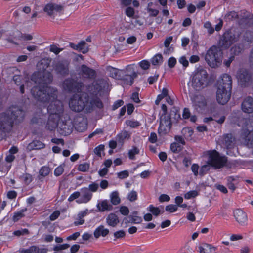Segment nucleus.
<instances>
[{
    "instance_id": "nucleus-60",
    "label": "nucleus",
    "mask_w": 253,
    "mask_h": 253,
    "mask_svg": "<svg viewBox=\"0 0 253 253\" xmlns=\"http://www.w3.org/2000/svg\"><path fill=\"white\" fill-rule=\"evenodd\" d=\"M99 188V185L97 183L95 182H92L88 186V190L89 191L91 192H96Z\"/></svg>"
},
{
    "instance_id": "nucleus-24",
    "label": "nucleus",
    "mask_w": 253,
    "mask_h": 253,
    "mask_svg": "<svg viewBox=\"0 0 253 253\" xmlns=\"http://www.w3.org/2000/svg\"><path fill=\"white\" fill-rule=\"evenodd\" d=\"M55 71L62 76H66L69 74V63L67 61L58 62L55 67Z\"/></svg>"
},
{
    "instance_id": "nucleus-2",
    "label": "nucleus",
    "mask_w": 253,
    "mask_h": 253,
    "mask_svg": "<svg viewBox=\"0 0 253 253\" xmlns=\"http://www.w3.org/2000/svg\"><path fill=\"white\" fill-rule=\"evenodd\" d=\"M31 93L38 101L47 102L49 100H54L57 98L58 90L55 88L37 84L31 89Z\"/></svg>"
},
{
    "instance_id": "nucleus-53",
    "label": "nucleus",
    "mask_w": 253,
    "mask_h": 253,
    "mask_svg": "<svg viewBox=\"0 0 253 253\" xmlns=\"http://www.w3.org/2000/svg\"><path fill=\"white\" fill-rule=\"evenodd\" d=\"M23 180L26 185L29 184L32 181L33 178L31 174L25 173L22 175Z\"/></svg>"
},
{
    "instance_id": "nucleus-1",
    "label": "nucleus",
    "mask_w": 253,
    "mask_h": 253,
    "mask_svg": "<svg viewBox=\"0 0 253 253\" xmlns=\"http://www.w3.org/2000/svg\"><path fill=\"white\" fill-rule=\"evenodd\" d=\"M232 80L231 77L227 74H223L219 81L216 91L217 102L222 105L226 104L231 97Z\"/></svg>"
},
{
    "instance_id": "nucleus-25",
    "label": "nucleus",
    "mask_w": 253,
    "mask_h": 253,
    "mask_svg": "<svg viewBox=\"0 0 253 253\" xmlns=\"http://www.w3.org/2000/svg\"><path fill=\"white\" fill-rule=\"evenodd\" d=\"M242 110L247 113L253 112V99L251 97L246 98L241 104Z\"/></svg>"
},
{
    "instance_id": "nucleus-45",
    "label": "nucleus",
    "mask_w": 253,
    "mask_h": 253,
    "mask_svg": "<svg viewBox=\"0 0 253 253\" xmlns=\"http://www.w3.org/2000/svg\"><path fill=\"white\" fill-rule=\"evenodd\" d=\"M245 41L251 43L253 42V32L250 31H246L244 35Z\"/></svg>"
},
{
    "instance_id": "nucleus-56",
    "label": "nucleus",
    "mask_w": 253,
    "mask_h": 253,
    "mask_svg": "<svg viewBox=\"0 0 253 253\" xmlns=\"http://www.w3.org/2000/svg\"><path fill=\"white\" fill-rule=\"evenodd\" d=\"M63 50V48H58L55 44H52L50 46L49 51L50 52H53L56 55L60 53V52H61Z\"/></svg>"
},
{
    "instance_id": "nucleus-41",
    "label": "nucleus",
    "mask_w": 253,
    "mask_h": 253,
    "mask_svg": "<svg viewBox=\"0 0 253 253\" xmlns=\"http://www.w3.org/2000/svg\"><path fill=\"white\" fill-rule=\"evenodd\" d=\"M27 211V208H25L23 209H22L19 211H18L17 212H15L14 214V215L13 216V221L14 222H17L19 219L23 217L25 215L24 214V212H25Z\"/></svg>"
},
{
    "instance_id": "nucleus-11",
    "label": "nucleus",
    "mask_w": 253,
    "mask_h": 253,
    "mask_svg": "<svg viewBox=\"0 0 253 253\" xmlns=\"http://www.w3.org/2000/svg\"><path fill=\"white\" fill-rule=\"evenodd\" d=\"M6 111L14 124L20 123L25 117V112L18 106H11Z\"/></svg>"
},
{
    "instance_id": "nucleus-57",
    "label": "nucleus",
    "mask_w": 253,
    "mask_h": 253,
    "mask_svg": "<svg viewBox=\"0 0 253 253\" xmlns=\"http://www.w3.org/2000/svg\"><path fill=\"white\" fill-rule=\"evenodd\" d=\"M165 210L169 212H174L177 210V206L176 205L170 204L166 207Z\"/></svg>"
},
{
    "instance_id": "nucleus-6",
    "label": "nucleus",
    "mask_w": 253,
    "mask_h": 253,
    "mask_svg": "<svg viewBox=\"0 0 253 253\" xmlns=\"http://www.w3.org/2000/svg\"><path fill=\"white\" fill-rule=\"evenodd\" d=\"M89 101V96L86 93L74 94L70 98L69 106L75 112H80L83 110Z\"/></svg>"
},
{
    "instance_id": "nucleus-13",
    "label": "nucleus",
    "mask_w": 253,
    "mask_h": 253,
    "mask_svg": "<svg viewBox=\"0 0 253 253\" xmlns=\"http://www.w3.org/2000/svg\"><path fill=\"white\" fill-rule=\"evenodd\" d=\"M51 102L48 106L47 110L51 115H56L60 118L62 117L64 115V108L62 102L57 99V98L54 100H49L48 102Z\"/></svg>"
},
{
    "instance_id": "nucleus-29",
    "label": "nucleus",
    "mask_w": 253,
    "mask_h": 253,
    "mask_svg": "<svg viewBox=\"0 0 253 253\" xmlns=\"http://www.w3.org/2000/svg\"><path fill=\"white\" fill-rule=\"evenodd\" d=\"M106 222L109 226L115 227L119 223L120 220L118 216L115 213H111L106 217Z\"/></svg>"
},
{
    "instance_id": "nucleus-16",
    "label": "nucleus",
    "mask_w": 253,
    "mask_h": 253,
    "mask_svg": "<svg viewBox=\"0 0 253 253\" xmlns=\"http://www.w3.org/2000/svg\"><path fill=\"white\" fill-rule=\"evenodd\" d=\"M237 78L242 87H245L251 84V74L246 69H240L237 72Z\"/></svg>"
},
{
    "instance_id": "nucleus-58",
    "label": "nucleus",
    "mask_w": 253,
    "mask_h": 253,
    "mask_svg": "<svg viewBox=\"0 0 253 253\" xmlns=\"http://www.w3.org/2000/svg\"><path fill=\"white\" fill-rule=\"evenodd\" d=\"M127 199L131 202L135 201L137 199V192L134 190L131 191L128 195Z\"/></svg>"
},
{
    "instance_id": "nucleus-62",
    "label": "nucleus",
    "mask_w": 253,
    "mask_h": 253,
    "mask_svg": "<svg viewBox=\"0 0 253 253\" xmlns=\"http://www.w3.org/2000/svg\"><path fill=\"white\" fill-rule=\"evenodd\" d=\"M129 176V172L127 170H124L117 173V177L121 179L127 178Z\"/></svg>"
},
{
    "instance_id": "nucleus-54",
    "label": "nucleus",
    "mask_w": 253,
    "mask_h": 253,
    "mask_svg": "<svg viewBox=\"0 0 253 253\" xmlns=\"http://www.w3.org/2000/svg\"><path fill=\"white\" fill-rule=\"evenodd\" d=\"M210 166L208 164V165H204L202 166L200 169L199 174L201 176L204 175L208 171H209L210 169Z\"/></svg>"
},
{
    "instance_id": "nucleus-44",
    "label": "nucleus",
    "mask_w": 253,
    "mask_h": 253,
    "mask_svg": "<svg viewBox=\"0 0 253 253\" xmlns=\"http://www.w3.org/2000/svg\"><path fill=\"white\" fill-rule=\"evenodd\" d=\"M170 148L172 152L177 153L182 150L183 146L179 143L175 142L171 144Z\"/></svg>"
},
{
    "instance_id": "nucleus-8",
    "label": "nucleus",
    "mask_w": 253,
    "mask_h": 253,
    "mask_svg": "<svg viewBox=\"0 0 253 253\" xmlns=\"http://www.w3.org/2000/svg\"><path fill=\"white\" fill-rule=\"evenodd\" d=\"M84 83L76 78H68L62 83L63 90L68 93L81 92Z\"/></svg>"
},
{
    "instance_id": "nucleus-30",
    "label": "nucleus",
    "mask_w": 253,
    "mask_h": 253,
    "mask_svg": "<svg viewBox=\"0 0 253 253\" xmlns=\"http://www.w3.org/2000/svg\"><path fill=\"white\" fill-rule=\"evenodd\" d=\"M126 70L128 72L132 74L127 76V78H129V81L127 82V84L132 85L133 83L134 79L137 77V73L134 71V65L127 66Z\"/></svg>"
},
{
    "instance_id": "nucleus-61",
    "label": "nucleus",
    "mask_w": 253,
    "mask_h": 253,
    "mask_svg": "<svg viewBox=\"0 0 253 253\" xmlns=\"http://www.w3.org/2000/svg\"><path fill=\"white\" fill-rule=\"evenodd\" d=\"M125 232L123 230L116 231L114 233V236L115 238V240H116L117 239L124 238L125 236Z\"/></svg>"
},
{
    "instance_id": "nucleus-34",
    "label": "nucleus",
    "mask_w": 253,
    "mask_h": 253,
    "mask_svg": "<svg viewBox=\"0 0 253 253\" xmlns=\"http://www.w3.org/2000/svg\"><path fill=\"white\" fill-rule=\"evenodd\" d=\"M239 18V14L235 11H229L224 16V19L227 22L236 20L238 22Z\"/></svg>"
},
{
    "instance_id": "nucleus-36",
    "label": "nucleus",
    "mask_w": 253,
    "mask_h": 253,
    "mask_svg": "<svg viewBox=\"0 0 253 253\" xmlns=\"http://www.w3.org/2000/svg\"><path fill=\"white\" fill-rule=\"evenodd\" d=\"M22 77L20 75H14L13 77V80L15 84L20 86V91L21 93L23 94L24 93V84H22L21 80L22 79Z\"/></svg>"
},
{
    "instance_id": "nucleus-43",
    "label": "nucleus",
    "mask_w": 253,
    "mask_h": 253,
    "mask_svg": "<svg viewBox=\"0 0 253 253\" xmlns=\"http://www.w3.org/2000/svg\"><path fill=\"white\" fill-rule=\"evenodd\" d=\"M243 49V47L241 45L236 44L231 48V54L234 56L238 55L242 51Z\"/></svg>"
},
{
    "instance_id": "nucleus-39",
    "label": "nucleus",
    "mask_w": 253,
    "mask_h": 253,
    "mask_svg": "<svg viewBox=\"0 0 253 253\" xmlns=\"http://www.w3.org/2000/svg\"><path fill=\"white\" fill-rule=\"evenodd\" d=\"M111 202L113 205H117L120 203V199L117 191L113 192L110 195Z\"/></svg>"
},
{
    "instance_id": "nucleus-19",
    "label": "nucleus",
    "mask_w": 253,
    "mask_h": 253,
    "mask_svg": "<svg viewBox=\"0 0 253 253\" xmlns=\"http://www.w3.org/2000/svg\"><path fill=\"white\" fill-rule=\"evenodd\" d=\"M79 74L83 78L88 79H94L96 77V71L84 64L81 65Z\"/></svg>"
},
{
    "instance_id": "nucleus-59",
    "label": "nucleus",
    "mask_w": 253,
    "mask_h": 253,
    "mask_svg": "<svg viewBox=\"0 0 253 253\" xmlns=\"http://www.w3.org/2000/svg\"><path fill=\"white\" fill-rule=\"evenodd\" d=\"M126 125L134 128L140 126V124L137 121L127 120L126 122Z\"/></svg>"
},
{
    "instance_id": "nucleus-52",
    "label": "nucleus",
    "mask_w": 253,
    "mask_h": 253,
    "mask_svg": "<svg viewBox=\"0 0 253 253\" xmlns=\"http://www.w3.org/2000/svg\"><path fill=\"white\" fill-rule=\"evenodd\" d=\"M216 249L215 247L212 246L211 245L209 244H205V249L206 253H213Z\"/></svg>"
},
{
    "instance_id": "nucleus-26",
    "label": "nucleus",
    "mask_w": 253,
    "mask_h": 253,
    "mask_svg": "<svg viewBox=\"0 0 253 253\" xmlns=\"http://www.w3.org/2000/svg\"><path fill=\"white\" fill-rule=\"evenodd\" d=\"M80 195V199L77 201L78 203H87L91 200L92 197V194L86 187L81 189Z\"/></svg>"
},
{
    "instance_id": "nucleus-42",
    "label": "nucleus",
    "mask_w": 253,
    "mask_h": 253,
    "mask_svg": "<svg viewBox=\"0 0 253 253\" xmlns=\"http://www.w3.org/2000/svg\"><path fill=\"white\" fill-rule=\"evenodd\" d=\"M79 51L82 52L83 54L86 53L88 50L89 48L84 41H81L79 43Z\"/></svg>"
},
{
    "instance_id": "nucleus-21",
    "label": "nucleus",
    "mask_w": 253,
    "mask_h": 253,
    "mask_svg": "<svg viewBox=\"0 0 253 253\" xmlns=\"http://www.w3.org/2000/svg\"><path fill=\"white\" fill-rule=\"evenodd\" d=\"M193 103L195 109L199 111L205 110L207 106V102L205 98L201 95H196L194 97Z\"/></svg>"
},
{
    "instance_id": "nucleus-63",
    "label": "nucleus",
    "mask_w": 253,
    "mask_h": 253,
    "mask_svg": "<svg viewBox=\"0 0 253 253\" xmlns=\"http://www.w3.org/2000/svg\"><path fill=\"white\" fill-rule=\"evenodd\" d=\"M139 65L140 67L144 69V70H147L149 69L150 64L149 61L147 60H142L139 63Z\"/></svg>"
},
{
    "instance_id": "nucleus-9",
    "label": "nucleus",
    "mask_w": 253,
    "mask_h": 253,
    "mask_svg": "<svg viewBox=\"0 0 253 253\" xmlns=\"http://www.w3.org/2000/svg\"><path fill=\"white\" fill-rule=\"evenodd\" d=\"M108 84L103 79L94 80L93 83L87 87V92L92 96H101L104 90L108 87Z\"/></svg>"
},
{
    "instance_id": "nucleus-31",
    "label": "nucleus",
    "mask_w": 253,
    "mask_h": 253,
    "mask_svg": "<svg viewBox=\"0 0 253 253\" xmlns=\"http://www.w3.org/2000/svg\"><path fill=\"white\" fill-rule=\"evenodd\" d=\"M109 233V230L108 229L104 228L103 225L98 226L94 231V236L96 239L98 238L100 236L105 237Z\"/></svg>"
},
{
    "instance_id": "nucleus-22",
    "label": "nucleus",
    "mask_w": 253,
    "mask_h": 253,
    "mask_svg": "<svg viewBox=\"0 0 253 253\" xmlns=\"http://www.w3.org/2000/svg\"><path fill=\"white\" fill-rule=\"evenodd\" d=\"M234 216L238 223L244 226L247 223V214L241 209H236L234 211Z\"/></svg>"
},
{
    "instance_id": "nucleus-51",
    "label": "nucleus",
    "mask_w": 253,
    "mask_h": 253,
    "mask_svg": "<svg viewBox=\"0 0 253 253\" xmlns=\"http://www.w3.org/2000/svg\"><path fill=\"white\" fill-rule=\"evenodd\" d=\"M235 179L233 178V177L230 176L227 178V186L228 188L232 190V192H234V190L236 189V187L235 186L234 184L232 183V181H234Z\"/></svg>"
},
{
    "instance_id": "nucleus-12",
    "label": "nucleus",
    "mask_w": 253,
    "mask_h": 253,
    "mask_svg": "<svg viewBox=\"0 0 253 253\" xmlns=\"http://www.w3.org/2000/svg\"><path fill=\"white\" fill-rule=\"evenodd\" d=\"M64 120L61 119L58 124V128L59 129V132L63 135H68L71 133L72 132L74 125L72 120L70 118L67 114L64 117Z\"/></svg>"
},
{
    "instance_id": "nucleus-3",
    "label": "nucleus",
    "mask_w": 253,
    "mask_h": 253,
    "mask_svg": "<svg viewBox=\"0 0 253 253\" xmlns=\"http://www.w3.org/2000/svg\"><path fill=\"white\" fill-rule=\"evenodd\" d=\"M191 85L196 91H200L206 87L209 84L207 71L201 68H197L190 77Z\"/></svg>"
},
{
    "instance_id": "nucleus-28",
    "label": "nucleus",
    "mask_w": 253,
    "mask_h": 253,
    "mask_svg": "<svg viewBox=\"0 0 253 253\" xmlns=\"http://www.w3.org/2000/svg\"><path fill=\"white\" fill-rule=\"evenodd\" d=\"M96 106L98 108L101 109L103 108V105L98 96H93V97L90 101V105L86 107L87 112H91L93 110V107Z\"/></svg>"
},
{
    "instance_id": "nucleus-46",
    "label": "nucleus",
    "mask_w": 253,
    "mask_h": 253,
    "mask_svg": "<svg viewBox=\"0 0 253 253\" xmlns=\"http://www.w3.org/2000/svg\"><path fill=\"white\" fill-rule=\"evenodd\" d=\"M169 116L170 117V119L173 118L176 121H178V119L181 118L180 115L179 113V111L174 107L171 110L170 114Z\"/></svg>"
},
{
    "instance_id": "nucleus-27",
    "label": "nucleus",
    "mask_w": 253,
    "mask_h": 253,
    "mask_svg": "<svg viewBox=\"0 0 253 253\" xmlns=\"http://www.w3.org/2000/svg\"><path fill=\"white\" fill-rule=\"evenodd\" d=\"M45 147V144L42 141L38 140H34L29 143L26 147V150L30 152L32 150H39L44 149Z\"/></svg>"
},
{
    "instance_id": "nucleus-38",
    "label": "nucleus",
    "mask_w": 253,
    "mask_h": 253,
    "mask_svg": "<svg viewBox=\"0 0 253 253\" xmlns=\"http://www.w3.org/2000/svg\"><path fill=\"white\" fill-rule=\"evenodd\" d=\"M130 135L128 132L126 131H122L121 133L117 135L116 139L118 142L123 143V141L126 139H128Z\"/></svg>"
},
{
    "instance_id": "nucleus-14",
    "label": "nucleus",
    "mask_w": 253,
    "mask_h": 253,
    "mask_svg": "<svg viewBox=\"0 0 253 253\" xmlns=\"http://www.w3.org/2000/svg\"><path fill=\"white\" fill-rule=\"evenodd\" d=\"M14 124L6 111L0 113V130L3 132H10Z\"/></svg>"
},
{
    "instance_id": "nucleus-37",
    "label": "nucleus",
    "mask_w": 253,
    "mask_h": 253,
    "mask_svg": "<svg viewBox=\"0 0 253 253\" xmlns=\"http://www.w3.org/2000/svg\"><path fill=\"white\" fill-rule=\"evenodd\" d=\"M107 71L109 73V76L115 79H119L121 77V75L119 73L118 69L112 67L111 66H108L107 68Z\"/></svg>"
},
{
    "instance_id": "nucleus-32",
    "label": "nucleus",
    "mask_w": 253,
    "mask_h": 253,
    "mask_svg": "<svg viewBox=\"0 0 253 253\" xmlns=\"http://www.w3.org/2000/svg\"><path fill=\"white\" fill-rule=\"evenodd\" d=\"M97 208L99 211L104 212L106 211H111L113 209L112 205L109 204L107 200H103L98 203Z\"/></svg>"
},
{
    "instance_id": "nucleus-49",
    "label": "nucleus",
    "mask_w": 253,
    "mask_h": 253,
    "mask_svg": "<svg viewBox=\"0 0 253 253\" xmlns=\"http://www.w3.org/2000/svg\"><path fill=\"white\" fill-rule=\"evenodd\" d=\"M139 153V150L136 147H133L128 152V157L131 160L135 159V155Z\"/></svg>"
},
{
    "instance_id": "nucleus-50",
    "label": "nucleus",
    "mask_w": 253,
    "mask_h": 253,
    "mask_svg": "<svg viewBox=\"0 0 253 253\" xmlns=\"http://www.w3.org/2000/svg\"><path fill=\"white\" fill-rule=\"evenodd\" d=\"M90 165L87 163H84L79 165L78 170L82 172H86L88 170Z\"/></svg>"
},
{
    "instance_id": "nucleus-20",
    "label": "nucleus",
    "mask_w": 253,
    "mask_h": 253,
    "mask_svg": "<svg viewBox=\"0 0 253 253\" xmlns=\"http://www.w3.org/2000/svg\"><path fill=\"white\" fill-rule=\"evenodd\" d=\"M241 137L245 140L248 147L253 148V130L250 131L248 129L243 128L241 131Z\"/></svg>"
},
{
    "instance_id": "nucleus-10",
    "label": "nucleus",
    "mask_w": 253,
    "mask_h": 253,
    "mask_svg": "<svg viewBox=\"0 0 253 253\" xmlns=\"http://www.w3.org/2000/svg\"><path fill=\"white\" fill-rule=\"evenodd\" d=\"M31 80L35 84L41 86L47 85L50 84L53 80L52 74L47 71H44L42 74L41 73H34L32 74Z\"/></svg>"
},
{
    "instance_id": "nucleus-4",
    "label": "nucleus",
    "mask_w": 253,
    "mask_h": 253,
    "mask_svg": "<svg viewBox=\"0 0 253 253\" xmlns=\"http://www.w3.org/2000/svg\"><path fill=\"white\" fill-rule=\"evenodd\" d=\"M241 35L240 29L232 28L222 35L218 42V47L222 49L229 48L233 43L237 42Z\"/></svg>"
},
{
    "instance_id": "nucleus-17",
    "label": "nucleus",
    "mask_w": 253,
    "mask_h": 253,
    "mask_svg": "<svg viewBox=\"0 0 253 253\" xmlns=\"http://www.w3.org/2000/svg\"><path fill=\"white\" fill-rule=\"evenodd\" d=\"M238 23L240 25L251 26L253 25V16L249 12L243 10L239 13Z\"/></svg>"
},
{
    "instance_id": "nucleus-55",
    "label": "nucleus",
    "mask_w": 253,
    "mask_h": 253,
    "mask_svg": "<svg viewBox=\"0 0 253 253\" xmlns=\"http://www.w3.org/2000/svg\"><path fill=\"white\" fill-rule=\"evenodd\" d=\"M198 195V192L196 190L190 191L185 194L184 197L189 199L191 198H195Z\"/></svg>"
},
{
    "instance_id": "nucleus-7",
    "label": "nucleus",
    "mask_w": 253,
    "mask_h": 253,
    "mask_svg": "<svg viewBox=\"0 0 253 253\" xmlns=\"http://www.w3.org/2000/svg\"><path fill=\"white\" fill-rule=\"evenodd\" d=\"M208 154L207 164L215 169H220L225 166L227 163V158L224 156H221L215 150L209 151Z\"/></svg>"
},
{
    "instance_id": "nucleus-15",
    "label": "nucleus",
    "mask_w": 253,
    "mask_h": 253,
    "mask_svg": "<svg viewBox=\"0 0 253 253\" xmlns=\"http://www.w3.org/2000/svg\"><path fill=\"white\" fill-rule=\"evenodd\" d=\"M171 126V121L169 115L161 117L158 130V133L161 135H166L170 131Z\"/></svg>"
},
{
    "instance_id": "nucleus-23",
    "label": "nucleus",
    "mask_w": 253,
    "mask_h": 253,
    "mask_svg": "<svg viewBox=\"0 0 253 253\" xmlns=\"http://www.w3.org/2000/svg\"><path fill=\"white\" fill-rule=\"evenodd\" d=\"M61 119V118L56 115L50 114L46 125V128L50 131L54 130L56 127H58V124Z\"/></svg>"
},
{
    "instance_id": "nucleus-48",
    "label": "nucleus",
    "mask_w": 253,
    "mask_h": 253,
    "mask_svg": "<svg viewBox=\"0 0 253 253\" xmlns=\"http://www.w3.org/2000/svg\"><path fill=\"white\" fill-rule=\"evenodd\" d=\"M50 172V169L48 167H42L39 171V179L40 180V176L45 177L48 175Z\"/></svg>"
},
{
    "instance_id": "nucleus-40",
    "label": "nucleus",
    "mask_w": 253,
    "mask_h": 253,
    "mask_svg": "<svg viewBox=\"0 0 253 253\" xmlns=\"http://www.w3.org/2000/svg\"><path fill=\"white\" fill-rule=\"evenodd\" d=\"M151 63L153 65H159L163 62V56L161 54H157L151 59Z\"/></svg>"
},
{
    "instance_id": "nucleus-18",
    "label": "nucleus",
    "mask_w": 253,
    "mask_h": 253,
    "mask_svg": "<svg viewBox=\"0 0 253 253\" xmlns=\"http://www.w3.org/2000/svg\"><path fill=\"white\" fill-rule=\"evenodd\" d=\"M64 6L55 3H49L45 5L43 8V11L49 16H54L57 12H61L64 10Z\"/></svg>"
},
{
    "instance_id": "nucleus-47",
    "label": "nucleus",
    "mask_w": 253,
    "mask_h": 253,
    "mask_svg": "<svg viewBox=\"0 0 253 253\" xmlns=\"http://www.w3.org/2000/svg\"><path fill=\"white\" fill-rule=\"evenodd\" d=\"M147 210L149 211L152 212V213L154 216H158L161 213V211L159 209V208L158 207H155L153 206V205H150L149 206V207L147 208Z\"/></svg>"
},
{
    "instance_id": "nucleus-33",
    "label": "nucleus",
    "mask_w": 253,
    "mask_h": 253,
    "mask_svg": "<svg viewBox=\"0 0 253 253\" xmlns=\"http://www.w3.org/2000/svg\"><path fill=\"white\" fill-rule=\"evenodd\" d=\"M234 141L235 138L232 134L224 135L223 144L227 149L231 148L233 147Z\"/></svg>"
},
{
    "instance_id": "nucleus-5",
    "label": "nucleus",
    "mask_w": 253,
    "mask_h": 253,
    "mask_svg": "<svg viewBox=\"0 0 253 253\" xmlns=\"http://www.w3.org/2000/svg\"><path fill=\"white\" fill-rule=\"evenodd\" d=\"M222 54L221 49L218 46L213 45L207 51L205 60L210 67L215 68L220 64Z\"/></svg>"
},
{
    "instance_id": "nucleus-35",
    "label": "nucleus",
    "mask_w": 253,
    "mask_h": 253,
    "mask_svg": "<svg viewBox=\"0 0 253 253\" xmlns=\"http://www.w3.org/2000/svg\"><path fill=\"white\" fill-rule=\"evenodd\" d=\"M50 62V60L43 58L38 62L37 66L40 70L44 71L49 66Z\"/></svg>"
},
{
    "instance_id": "nucleus-64",
    "label": "nucleus",
    "mask_w": 253,
    "mask_h": 253,
    "mask_svg": "<svg viewBox=\"0 0 253 253\" xmlns=\"http://www.w3.org/2000/svg\"><path fill=\"white\" fill-rule=\"evenodd\" d=\"M134 10L131 7H128L126 8L125 13L129 17H132L134 15Z\"/></svg>"
}]
</instances>
